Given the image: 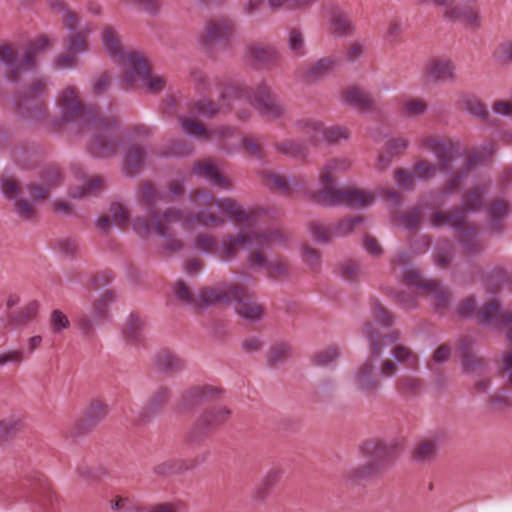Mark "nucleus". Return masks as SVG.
Segmentation results:
<instances>
[{
    "mask_svg": "<svg viewBox=\"0 0 512 512\" xmlns=\"http://www.w3.org/2000/svg\"><path fill=\"white\" fill-rule=\"evenodd\" d=\"M396 447L382 441H368L362 447V453L367 459L365 467L357 470V476L366 478L374 471L390 460L395 454Z\"/></svg>",
    "mask_w": 512,
    "mask_h": 512,
    "instance_id": "aec40b11",
    "label": "nucleus"
},
{
    "mask_svg": "<svg viewBox=\"0 0 512 512\" xmlns=\"http://www.w3.org/2000/svg\"><path fill=\"white\" fill-rule=\"evenodd\" d=\"M221 107L210 100H201L193 103L190 115L193 118H211L222 111V108L230 109L236 101H246L260 114L272 119H281L286 114V108L281 104L271 87L262 81L255 87L245 82L227 84L220 92Z\"/></svg>",
    "mask_w": 512,
    "mask_h": 512,
    "instance_id": "39448f33",
    "label": "nucleus"
},
{
    "mask_svg": "<svg viewBox=\"0 0 512 512\" xmlns=\"http://www.w3.org/2000/svg\"><path fill=\"white\" fill-rule=\"evenodd\" d=\"M343 104L365 113L374 111V100L362 89L352 86L342 93Z\"/></svg>",
    "mask_w": 512,
    "mask_h": 512,
    "instance_id": "473e14b6",
    "label": "nucleus"
},
{
    "mask_svg": "<svg viewBox=\"0 0 512 512\" xmlns=\"http://www.w3.org/2000/svg\"><path fill=\"white\" fill-rule=\"evenodd\" d=\"M50 45L47 37H41L28 46L20 58L9 44L0 43V65L7 69V80L12 83L28 81L20 87L12 102L18 116L26 122L42 121L47 114L43 97L47 93L48 80L33 78L36 70V57Z\"/></svg>",
    "mask_w": 512,
    "mask_h": 512,
    "instance_id": "f03ea898",
    "label": "nucleus"
},
{
    "mask_svg": "<svg viewBox=\"0 0 512 512\" xmlns=\"http://www.w3.org/2000/svg\"><path fill=\"white\" fill-rule=\"evenodd\" d=\"M193 173L198 177H202L213 187L221 188L226 191L232 190V184L220 173L218 167L211 162H195L193 165Z\"/></svg>",
    "mask_w": 512,
    "mask_h": 512,
    "instance_id": "c85d7f7f",
    "label": "nucleus"
},
{
    "mask_svg": "<svg viewBox=\"0 0 512 512\" xmlns=\"http://www.w3.org/2000/svg\"><path fill=\"white\" fill-rule=\"evenodd\" d=\"M170 389L167 386L159 385L150 394L146 403V412L150 415H158L162 408L168 403Z\"/></svg>",
    "mask_w": 512,
    "mask_h": 512,
    "instance_id": "58836bf2",
    "label": "nucleus"
},
{
    "mask_svg": "<svg viewBox=\"0 0 512 512\" xmlns=\"http://www.w3.org/2000/svg\"><path fill=\"white\" fill-rule=\"evenodd\" d=\"M394 298L403 309L410 310L417 307L418 297L413 292H397L394 294Z\"/></svg>",
    "mask_w": 512,
    "mask_h": 512,
    "instance_id": "69168bd1",
    "label": "nucleus"
},
{
    "mask_svg": "<svg viewBox=\"0 0 512 512\" xmlns=\"http://www.w3.org/2000/svg\"><path fill=\"white\" fill-rule=\"evenodd\" d=\"M274 149L296 161H305L310 153L307 142L301 139H283L274 144Z\"/></svg>",
    "mask_w": 512,
    "mask_h": 512,
    "instance_id": "2f4dec72",
    "label": "nucleus"
},
{
    "mask_svg": "<svg viewBox=\"0 0 512 512\" xmlns=\"http://www.w3.org/2000/svg\"><path fill=\"white\" fill-rule=\"evenodd\" d=\"M429 204L432 209H435L434 203L428 197H425L422 201V206H415L408 213L399 216L398 220L401 226L407 231L415 229L420 223L422 208H428Z\"/></svg>",
    "mask_w": 512,
    "mask_h": 512,
    "instance_id": "79ce46f5",
    "label": "nucleus"
},
{
    "mask_svg": "<svg viewBox=\"0 0 512 512\" xmlns=\"http://www.w3.org/2000/svg\"><path fill=\"white\" fill-rule=\"evenodd\" d=\"M427 74L436 82H453L456 79L455 65L449 59H432L427 64Z\"/></svg>",
    "mask_w": 512,
    "mask_h": 512,
    "instance_id": "72a5a7b5",
    "label": "nucleus"
},
{
    "mask_svg": "<svg viewBox=\"0 0 512 512\" xmlns=\"http://www.w3.org/2000/svg\"><path fill=\"white\" fill-rule=\"evenodd\" d=\"M145 150L138 144H129L122 157V171L127 177H133L144 164Z\"/></svg>",
    "mask_w": 512,
    "mask_h": 512,
    "instance_id": "7c9ffc66",
    "label": "nucleus"
},
{
    "mask_svg": "<svg viewBox=\"0 0 512 512\" xmlns=\"http://www.w3.org/2000/svg\"><path fill=\"white\" fill-rule=\"evenodd\" d=\"M293 126L298 132L305 134L309 143L312 145H316L320 142L325 127L321 120L313 117L296 119Z\"/></svg>",
    "mask_w": 512,
    "mask_h": 512,
    "instance_id": "f704fd0d",
    "label": "nucleus"
},
{
    "mask_svg": "<svg viewBox=\"0 0 512 512\" xmlns=\"http://www.w3.org/2000/svg\"><path fill=\"white\" fill-rule=\"evenodd\" d=\"M330 25L333 33L339 37L352 34L355 29L351 18L339 10L332 14Z\"/></svg>",
    "mask_w": 512,
    "mask_h": 512,
    "instance_id": "a19ab883",
    "label": "nucleus"
},
{
    "mask_svg": "<svg viewBox=\"0 0 512 512\" xmlns=\"http://www.w3.org/2000/svg\"><path fill=\"white\" fill-rule=\"evenodd\" d=\"M173 293L183 304L196 308L224 302L231 305L241 318L250 322L259 321L263 315V308L254 301L251 294L235 284H225L219 289H203L195 297L188 286L179 280L173 286Z\"/></svg>",
    "mask_w": 512,
    "mask_h": 512,
    "instance_id": "423d86ee",
    "label": "nucleus"
},
{
    "mask_svg": "<svg viewBox=\"0 0 512 512\" xmlns=\"http://www.w3.org/2000/svg\"><path fill=\"white\" fill-rule=\"evenodd\" d=\"M215 205L221 214L243 224L246 227L245 231L252 232L251 229L260 226L264 221L265 212L263 210L243 208L232 199H216Z\"/></svg>",
    "mask_w": 512,
    "mask_h": 512,
    "instance_id": "a211bd4d",
    "label": "nucleus"
},
{
    "mask_svg": "<svg viewBox=\"0 0 512 512\" xmlns=\"http://www.w3.org/2000/svg\"><path fill=\"white\" fill-rule=\"evenodd\" d=\"M378 365L372 360V352L370 351V360L357 367L351 377L350 383L352 387L360 394L366 396L375 395L381 387L380 381L375 374Z\"/></svg>",
    "mask_w": 512,
    "mask_h": 512,
    "instance_id": "5701e85b",
    "label": "nucleus"
},
{
    "mask_svg": "<svg viewBox=\"0 0 512 512\" xmlns=\"http://www.w3.org/2000/svg\"><path fill=\"white\" fill-rule=\"evenodd\" d=\"M220 392L219 388L210 385L193 386L183 394L180 409L185 411L192 410L205 402L215 399Z\"/></svg>",
    "mask_w": 512,
    "mask_h": 512,
    "instance_id": "a878e982",
    "label": "nucleus"
},
{
    "mask_svg": "<svg viewBox=\"0 0 512 512\" xmlns=\"http://www.w3.org/2000/svg\"><path fill=\"white\" fill-rule=\"evenodd\" d=\"M144 321L138 315L131 314L122 326V337L130 345H138L144 338Z\"/></svg>",
    "mask_w": 512,
    "mask_h": 512,
    "instance_id": "4c0bfd02",
    "label": "nucleus"
},
{
    "mask_svg": "<svg viewBox=\"0 0 512 512\" xmlns=\"http://www.w3.org/2000/svg\"><path fill=\"white\" fill-rule=\"evenodd\" d=\"M281 472L273 468L262 478L260 484L255 489L254 498L262 501L266 497L267 491L279 480Z\"/></svg>",
    "mask_w": 512,
    "mask_h": 512,
    "instance_id": "09e8293b",
    "label": "nucleus"
},
{
    "mask_svg": "<svg viewBox=\"0 0 512 512\" xmlns=\"http://www.w3.org/2000/svg\"><path fill=\"white\" fill-rule=\"evenodd\" d=\"M116 297L111 290H107L93 302L90 309V316H82L78 325L85 335L94 333L96 327L110 320L109 308L115 302Z\"/></svg>",
    "mask_w": 512,
    "mask_h": 512,
    "instance_id": "6ab92c4d",
    "label": "nucleus"
},
{
    "mask_svg": "<svg viewBox=\"0 0 512 512\" xmlns=\"http://www.w3.org/2000/svg\"><path fill=\"white\" fill-rule=\"evenodd\" d=\"M288 46L292 53L303 56L305 54V42L302 33L292 29L288 33Z\"/></svg>",
    "mask_w": 512,
    "mask_h": 512,
    "instance_id": "0e129e2a",
    "label": "nucleus"
},
{
    "mask_svg": "<svg viewBox=\"0 0 512 512\" xmlns=\"http://www.w3.org/2000/svg\"><path fill=\"white\" fill-rule=\"evenodd\" d=\"M230 415L231 411L224 406L206 410L190 429L187 440L190 443L197 442L205 436L208 431L227 421Z\"/></svg>",
    "mask_w": 512,
    "mask_h": 512,
    "instance_id": "4be33fe9",
    "label": "nucleus"
},
{
    "mask_svg": "<svg viewBox=\"0 0 512 512\" xmlns=\"http://www.w3.org/2000/svg\"><path fill=\"white\" fill-rule=\"evenodd\" d=\"M429 246L430 240L426 236H422L415 242H410L411 252H399L397 255V263L402 268L401 275L407 288L419 289L423 295L433 302L435 308L440 311L448 307L450 295L441 283L432 280H424L420 271L410 264L412 256L426 252Z\"/></svg>",
    "mask_w": 512,
    "mask_h": 512,
    "instance_id": "9b49d317",
    "label": "nucleus"
},
{
    "mask_svg": "<svg viewBox=\"0 0 512 512\" xmlns=\"http://www.w3.org/2000/svg\"><path fill=\"white\" fill-rule=\"evenodd\" d=\"M350 138V131L348 128L341 125H334L331 127H324L320 141L328 145H335L340 141H345Z\"/></svg>",
    "mask_w": 512,
    "mask_h": 512,
    "instance_id": "49530a36",
    "label": "nucleus"
},
{
    "mask_svg": "<svg viewBox=\"0 0 512 512\" xmlns=\"http://www.w3.org/2000/svg\"><path fill=\"white\" fill-rule=\"evenodd\" d=\"M40 303L31 300L16 311L8 313L4 325L11 328H22L33 322L39 312Z\"/></svg>",
    "mask_w": 512,
    "mask_h": 512,
    "instance_id": "cd10ccee",
    "label": "nucleus"
},
{
    "mask_svg": "<svg viewBox=\"0 0 512 512\" xmlns=\"http://www.w3.org/2000/svg\"><path fill=\"white\" fill-rule=\"evenodd\" d=\"M268 184L278 191H288L290 186H299V183L294 178H289V182L284 177L276 172H269L265 175Z\"/></svg>",
    "mask_w": 512,
    "mask_h": 512,
    "instance_id": "052dcab7",
    "label": "nucleus"
},
{
    "mask_svg": "<svg viewBox=\"0 0 512 512\" xmlns=\"http://www.w3.org/2000/svg\"><path fill=\"white\" fill-rule=\"evenodd\" d=\"M440 442L437 438L421 441L415 448V458L419 462L432 461L439 450Z\"/></svg>",
    "mask_w": 512,
    "mask_h": 512,
    "instance_id": "c03bdc74",
    "label": "nucleus"
},
{
    "mask_svg": "<svg viewBox=\"0 0 512 512\" xmlns=\"http://www.w3.org/2000/svg\"><path fill=\"white\" fill-rule=\"evenodd\" d=\"M48 326L52 334L61 336L70 328L71 322L63 311L54 309L50 313Z\"/></svg>",
    "mask_w": 512,
    "mask_h": 512,
    "instance_id": "a18cd8bd",
    "label": "nucleus"
},
{
    "mask_svg": "<svg viewBox=\"0 0 512 512\" xmlns=\"http://www.w3.org/2000/svg\"><path fill=\"white\" fill-rule=\"evenodd\" d=\"M365 330L372 360L378 365L380 376L390 377L395 374L396 364H405L411 368L417 366L418 356L409 347L399 344L397 332L379 335L372 323H367Z\"/></svg>",
    "mask_w": 512,
    "mask_h": 512,
    "instance_id": "9d476101",
    "label": "nucleus"
},
{
    "mask_svg": "<svg viewBox=\"0 0 512 512\" xmlns=\"http://www.w3.org/2000/svg\"><path fill=\"white\" fill-rule=\"evenodd\" d=\"M433 5L443 9V16L449 21L462 23L466 28L476 30L482 24L479 9L470 5H458L456 0H432ZM470 3L475 0H462Z\"/></svg>",
    "mask_w": 512,
    "mask_h": 512,
    "instance_id": "f3484780",
    "label": "nucleus"
},
{
    "mask_svg": "<svg viewBox=\"0 0 512 512\" xmlns=\"http://www.w3.org/2000/svg\"><path fill=\"white\" fill-rule=\"evenodd\" d=\"M459 315L468 318L481 317V324L505 332L507 341L512 344V313H503L497 302H491L482 309H476L473 298H467L458 309Z\"/></svg>",
    "mask_w": 512,
    "mask_h": 512,
    "instance_id": "2eb2a0df",
    "label": "nucleus"
},
{
    "mask_svg": "<svg viewBox=\"0 0 512 512\" xmlns=\"http://www.w3.org/2000/svg\"><path fill=\"white\" fill-rule=\"evenodd\" d=\"M55 103L62 122L86 129L89 134L87 150L91 156L109 158L116 154L121 137L114 114L83 105L78 88L71 84L58 92Z\"/></svg>",
    "mask_w": 512,
    "mask_h": 512,
    "instance_id": "7ed1b4c3",
    "label": "nucleus"
},
{
    "mask_svg": "<svg viewBox=\"0 0 512 512\" xmlns=\"http://www.w3.org/2000/svg\"><path fill=\"white\" fill-rule=\"evenodd\" d=\"M489 183L479 182L463 194L461 208L451 211L436 212L431 219V226H448L461 237V243L468 253H476L479 248L478 236L473 227H467L466 213L477 212L482 208L483 199L488 195Z\"/></svg>",
    "mask_w": 512,
    "mask_h": 512,
    "instance_id": "1a4fd4ad",
    "label": "nucleus"
},
{
    "mask_svg": "<svg viewBox=\"0 0 512 512\" xmlns=\"http://www.w3.org/2000/svg\"><path fill=\"white\" fill-rule=\"evenodd\" d=\"M56 249L65 256H73L78 249V242L72 237L61 238L56 241Z\"/></svg>",
    "mask_w": 512,
    "mask_h": 512,
    "instance_id": "774afa93",
    "label": "nucleus"
},
{
    "mask_svg": "<svg viewBox=\"0 0 512 512\" xmlns=\"http://www.w3.org/2000/svg\"><path fill=\"white\" fill-rule=\"evenodd\" d=\"M362 222L361 217L343 219L332 225V234L335 237H344L351 234L357 224Z\"/></svg>",
    "mask_w": 512,
    "mask_h": 512,
    "instance_id": "bf43d9fd",
    "label": "nucleus"
},
{
    "mask_svg": "<svg viewBox=\"0 0 512 512\" xmlns=\"http://www.w3.org/2000/svg\"><path fill=\"white\" fill-rule=\"evenodd\" d=\"M232 34L233 24L229 19H214L205 23L197 42L202 48L210 51L215 46L228 42Z\"/></svg>",
    "mask_w": 512,
    "mask_h": 512,
    "instance_id": "412c9836",
    "label": "nucleus"
},
{
    "mask_svg": "<svg viewBox=\"0 0 512 512\" xmlns=\"http://www.w3.org/2000/svg\"><path fill=\"white\" fill-rule=\"evenodd\" d=\"M351 167L352 161L347 157L328 160L318 174V190L313 195L315 202L326 207L347 206L365 209L371 206L374 196L370 191L337 187V176L348 172Z\"/></svg>",
    "mask_w": 512,
    "mask_h": 512,
    "instance_id": "0eeeda50",
    "label": "nucleus"
},
{
    "mask_svg": "<svg viewBox=\"0 0 512 512\" xmlns=\"http://www.w3.org/2000/svg\"><path fill=\"white\" fill-rule=\"evenodd\" d=\"M302 260L312 270L320 267V254L317 250L304 245L302 248Z\"/></svg>",
    "mask_w": 512,
    "mask_h": 512,
    "instance_id": "338daca9",
    "label": "nucleus"
},
{
    "mask_svg": "<svg viewBox=\"0 0 512 512\" xmlns=\"http://www.w3.org/2000/svg\"><path fill=\"white\" fill-rule=\"evenodd\" d=\"M136 195L151 216V221L144 217L134 218L131 221L132 230L140 237H149L156 234L162 240L163 248L170 253L180 252L183 249V243L171 228L172 224L181 223L188 227L198 225L202 228L220 227L224 224L223 219L203 210L193 213L183 212L175 208H166L159 212L157 204L165 201L166 194L163 191H157L147 182L142 185Z\"/></svg>",
    "mask_w": 512,
    "mask_h": 512,
    "instance_id": "20e7f679",
    "label": "nucleus"
},
{
    "mask_svg": "<svg viewBox=\"0 0 512 512\" xmlns=\"http://www.w3.org/2000/svg\"><path fill=\"white\" fill-rule=\"evenodd\" d=\"M101 38L110 57L118 62L126 85L143 87L152 93L163 88L164 79L150 70L148 61L141 53L124 50L113 29L106 27Z\"/></svg>",
    "mask_w": 512,
    "mask_h": 512,
    "instance_id": "6e6552de",
    "label": "nucleus"
},
{
    "mask_svg": "<svg viewBox=\"0 0 512 512\" xmlns=\"http://www.w3.org/2000/svg\"><path fill=\"white\" fill-rule=\"evenodd\" d=\"M462 103L465 109L474 117L485 120L488 117V112L481 101L473 95H465L462 98Z\"/></svg>",
    "mask_w": 512,
    "mask_h": 512,
    "instance_id": "6e6d98bb",
    "label": "nucleus"
},
{
    "mask_svg": "<svg viewBox=\"0 0 512 512\" xmlns=\"http://www.w3.org/2000/svg\"><path fill=\"white\" fill-rule=\"evenodd\" d=\"M52 9L62 13V20L67 30L66 50L69 53L84 54L86 42L84 38L91 33L88 24H81L76 15L70 11L62 0H51Z\"/></svg>",
    "mask_w": 512,
    "mask_h": 512,
    "instance_id": "dca6fc26",
    "label": "nucleus"
},
{
    "mask_svg": "<svg viewBox=\"0 0 512 512\" xmlns=\"http://www.w3.org/2000/svg\"><path fill=\"white\" fill-rule=\"evenodd\" d=\"M341 357V348L334 345L313 355L311 362L314 366L328 368L333 366Z\"/></svg>",
    "mask_w": 512,
    "mask_h": 512,
    "instance_id": "37998d69",
    "label": "nucleus"
},
{
    "mask_svg": "<svg viewBox=\"0 0 512 512\" xmlns=\"http://www.w3.org/2000/svg\"><path fill=\"white\" fill-rule=\"evenodd\" d=\"M420 149L431 152L439 164L434 165L427 161H419L414 169L413 176L421 181L432 179L437 171L451 176L444 188L434 195L427 196L434 208L444 206L447 199L470 178L472 170L483 164V160L475 152L466 159V152L456 138L425 135L419 140Z\"/></svg>",
    "mask_w": 512,
    "mask_h": 512,
    "instance_id": "f257e3e1",
    "label": "nucleus"
},
{
    "mask_svg": "<svg viewBox=\"0 0 512 512\" xmlns=\"http://www.w3.org/2000/svg\"><path fill=\"white\" fill-rule=\"evenodd\" d=\"M452 245L449 241H438L434 247V263L440 268H445L452 259Z\"/></svg>",
    "mask_w": 512,
    "mask_h": 512,
    "instance_id": "de8ad7c7",
    "label": "nucleus"
},
{
    "mask_svg": "<svg viewBox=\"0 0 512 512\" xmlns=\"http://www.w3.org/2000/svg\"><path fill=\"white\" fill-rule=\"evenodd\" d=\"M459 350L462 357L461 365L463 371L468 374L477 371L480 372V377L476 379L474 383L475 390L479 393L487 392L490 383L488 379L482 377L484 375L485 368L482 360L475 356L472 342L468 339L462 340Z\"/></svg>",
    "mask_w": 512,
    "mask_h": 512,
    "instance_id": "b1692460",
    "label": "nucleus"
},
{
    "mask_svg": "<svg viewBox=\"0 0 512 512\" xmlns=\"http://www.w3.org/2000/svg\"><path fill=\"white\" fill-rule=\"evenodd\" d=\"M108 412V406L98 399L90 401L89 407L85 412V420L88 424L93 425L106 416Z\"/></svg>",
    "mask_w": 512,
    "mask_h": 512,
    "instance_id": "3c124183",
    "label": "nucleus"
},
{
    "mask_svg": "<svg viewBox=\"0 0 512 512\" xmlns=\"http://www.w3.org/2000/svg\"><path fill=\"white\" fill-rule=\"evenodd\" d=\"M292 355V346L287 341L273 343L267 354V362L271 366L284 363Z\"/></svg>",
    "mask_w": 512,
    "mask_h": 512,
    "instance_id": "ea45409f",
    "label": "nucleus"
},
{
    "mask_svg": "<svg viewBox=\"0 0 512 512\" xmlns=\"http://www.w3.org/2000/svg\"><path fill=\"white\" fill-rule=\"evenodd\" d=\"M371 315L375 324L380 328H389L393 323L392 315L378 302H375L371 307Z\"/></svg>",
    "mask_w": 512,
    "mask_h": 512,
    "instance_id": "680f3d73",
    "label": "nucleus"
},
{
    "mask_svg": "<svg viewBox=\"0 0 512 512\" xmlns=\"http://www.w3.org/2000/svg\"><path fill=\"white\" fill-rule=\"evenodd\" d=\"M251 232L243 231L235 236H224L220 241L209 234H198L193 240V249L202 255L215 256L223 262L231 263L237 259L238 249L246 251L258 247L249 241Z\"/></svg>",
    "mask_w": 512,
    "mask_h": 512,
    "instance_id": "ddd939ff",
    "label": "nucleus"
},
{
    "mask_svg": "<svg viewBox=\"0 0 512 512\" xmlns=\"http://www.w3.org/2000/svg\"><path fill=\"white\" fill-rule=\"evenodd\" d=\"M71 172L73 177L81 182V185L77 186L72 192L71 196L73 198H83L95 195L100 187L101 180L99 177H94L88 180L87 173L85 169L80 165H73L71 167Z\"/></svg>",
    "mask_w": 512,
    "mask_h": 512,
    "instance_id": "c756f323",
    "label": "nucleus"
},
{
    "mask_svg": "<svg viewBox=\"0 0 512 512\" xmlns=\"http://www.w3.org/2000/svg\"><path fill=\"white\" fill-rule=\"evenodd\" d=\"M338 63L339 60L335 57L321 58L306 67L305 77L310 81L322 80L335 71Z\"/></svg>",
    "mask_w": 512,
    "mask_h": 512,
    "instance_id": "e433bc0d",
    "label": "nucleus"
},
{
    "mask_svg": "<svg viewBox=\"0 0 512 512\" xmlns=\"http://www.w3.org/2000/svg\"><path fill=\"white\" fill-rule=\"evenodd\" d=\"M154 364L162 373H174L184 367V361L173 351L162 348L154 355Z\"/></svg>",
    "mask_w": 512,
    "mask_h": 512,
    "instance_id": "c9c22d12",
    "label": "nucleus"
},
{
    "mask_svg": "<svg viewBox=\"0 0 512 512\" xmlns=\"http://www.w3.org/2000/svg\"><path fill=\"white\" fill-rule=\"evenodd\" d=\"M110 213L112 215V222L117 227H126L131 221L128 208L120 202L111 204Z\"/></svg>",
    "mask_w": 512,
    "mask_h": 512,
    "instance_id": "4d7b16f0",
    "label": "nucleus"
},
{
    "mask_svg": "<svg viewBox=\"0 0 512 512\" xmlns=\"http://www.w3.org/2000/svg\"><path fill=\"white\" fill-rule=\"evenodd\" d=\"M404 114L408 118H418L428 111L424 100L419 98H408L403 103Z\"/></svg>",
    "mask_w": 512,
    "mask_h": 512,
    "instance_id": "864d4df0",
    "label": "nucleus"
},
{
    "mask_svg": "<svg viewBox=\"0 0 512 512\" xmlns=\"http://www.w3.org/2000/svg\"><path fill=\"white\" fill-rule=\"evenodd\" d=\"M339 274L347 282H355L361 276L362 271L359 264L352 260H345L339 265Z\"/></svg>",
    "mask_w": 512,
    "mask_h": 512,
    "instance_id": "13d9d810",
    "label": "nucleus"
},
{
    "mask_svg": "<svg viewBox=\"0 0 512 512\" xmlns=\"http://www.w3.org/2000/svg\"><path fill=\"white\" fill-rule=\"evenodd\" d=\"M485 211L489 229L498 234L502 231L503 222L510 216L512 208L510 202L497 199L488 202Z\"/></svg>",
    "mask_w": 512,
    "mask_h": 512,
    "instance_id": "bb28decb",
    "label": "nucleus"
},
{
    "mask_svg": "<svg viewBox=\"0 0 512 512\" xmlns=\"http://www.w3.org/2000/svg\"><path fill=\"white\" fill-rule=\"evenodd\" d=\"M179 124L182 131L189 137L204 138L208 134L207 129L202 124H199L186 116L179 118Z\"/></svg>",
    "mask_w": 512,
    "mask_h": 512,
    "instance_id": "603ef678",
    "label": "nucleus"
},
{
    "mask_svg": "<svg viewBox=\"0 0 512 512\" xmlns=\"http://www.w3.org/2000/svg\"><path fill=\"white\" fill-rule=\"evenodd\" d=\"M422 388V383L419 378L408 375L401 377L397 382L398 391L405 396H413L417 394Z\"/></svg>",
    "mask_w": 512,
    "mask_h": 512,
    "instance_id": "5fc2aeb1",
    "label": "nucleus"
},
{
    "mask_svg": "<svg viewBox=\"0 0 512 512\" xmlns=\"http://www.w3.org/2000/svg\"><path fill=\"white\" fill-rule=\"evenodd\" d=\"M25 352L19 349H8L0 352V367L20 365L25 361Z\"/></svg>",
    "mask_w": 512,
    "mask_h": 512,
    "instance_id": "e2e57ef3",
    "label": "nucleus"
},
{
    "mask_svg": "<svg viewBox=\"0 0 512 512\" xmlns=\"http://www.w3.org/2000/svg\"><path fill=\"white\" fill-rule=\"evenodd\" d=\"M244 57L255 68L270 69L277 65L280 53L271 45L251 44L246 47Z\"/></svg>",
    "mask_w": 512,
    "mask_h": 512,
    "instance_id": "393cba45",
    "label": "nucleus"
},
{
    "mask_svg": "<svg viewBox=\"0 0 512 512\" xmlns=\"http://www.w3.org/2000/svg\"><path fill=\"white\" fill-rule=\"evenodd\" d=\"M61 175L57 168L48 167L41 175V184H31L23 190L15 180L4 178L1 180V190L6 198L15 202L14 210L23 220H31L35 216L33 204L44 198L53 188L58 186Z\"/></svg>",
    "mask_w": 512,
    "mask_h": 512,
    "instance_id": "f8f14e48",
    "label": "nucleus"
},
{
    "mask_svg": "<svg viewBox=\"0 0 512 512\" xmlns=\"http://www.w3.org/2000/svg\"><path fill=\"white\" fill-rule=\"evenodd\" d=\"M308 232L310 236L319 244H327L334 238L332 226H325L319 221H312L309 224Z\"/></svg>",
    "mask_w": 512,
    "mask_h": 512,
    "instance_id": "8fccbe9b",
    "label": "nucleus"
},
{
    "mask_svg": "<svg viewBox=\"0 0 512 512\" xmlns=\"http://www.w3.org/2000/svg\"><path fill=\"white\" fill-rule=\"evenodd\" d=\"M287 237L278 230H267L264 232H251L249 241L258 245L253 249H246L248 253L247 263L253 269H264L268 273L284 275L288 271V266L282 262H271L267 254L274 248L284 246Z\"/></svg>",
    "mask_w": 512,
    "mask_h": 512,
    "instance_id": "4468645a",
    "label": "nucleus"
}]
</instances>
